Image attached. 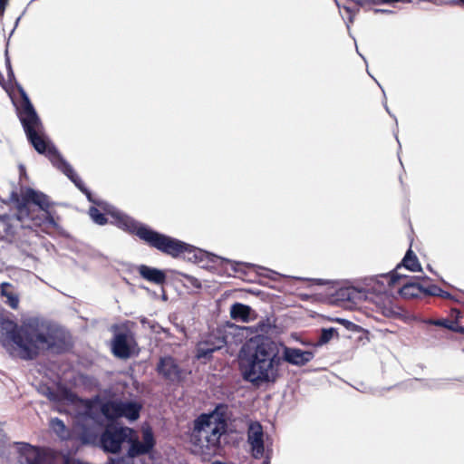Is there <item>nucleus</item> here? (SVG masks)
<instances>
[{"label": "nucleus", "instance_id": "nucleus-1", "mask_svg": "<svg viewBox=\"0 0 464 464\" xmlns=\"http://www.w3.org/2000/svg\"><path fill=\"white\" fill-rule=\"evenodd\" d=\"M19 92L22 102L17 108V115L29 142L38 153L46 155L52 164L65 174L74 185L86 195L90 201L98 206H102L106 213L113 218L111 221L112 224L130 234L136 235L149 246L173 257L183 256L189 261L196 263H203L204 261L216 263L219 259L223 260L216 255L197 248L179 239L160 234L111 205L92 199L91 192L84 186L80 177L75 173L72 166L58 153L54 146L45 136L43 123L30 102L28 95L22 87L19 88Z\"/></svg>", "mask_w": 464, "mask_h": 464}, {"label": "nucleus", "instance_id": "nucleus-2", "mask_svg": "<svg viewBox=\"0 0 464 464\" xmlns=\"http://www.w3.org/2000/svg\"><path fill=\"white\" fill-rule=\"evenodd\" d=\"M63 343V331L44 319L28 317L20 324L9 319L0 321V344L12 358L33 361L46 351L58 350Z\"/></svg>", "mask_w": 464, "mask_h": 464}, {"label": "nucleus", "instance_id": "nucleus-3", "mask_svg": "<svg viewBox=\"0 0 464 464\" xmlns=\"http://www.w3.org/2000/svg\"><path fill=\"white\" fill-rule=\"evenodd\" d=\"M334 299L341 305L352 309L362 302L372 303L376 310L386 317H399L401 309L387 294V286L378 277L371 278L364 287L345 286L336 290Z\"/></svg>", "mask_w": 464, "mask_h": 464}, {"label": "nucleus", "instance_id": "nucleus-4", "mask_svg": "<svg viewBox=\"0 0 464 464\" xmlns=\"http://www.w3.org/2000/svg\"><path fill=\"white\" fill-rule=\"evenodd\" d=\"M133 430L118 425H108L101 435L100 443L104 451L116 453L120 451L124 441L129 440V457L149 453L155 446V439L149 425L141 427V440L132 438Z\"/></svg>", "mask_w": 464, "mask_h": 464}, {"label": "nucleus", "instance_id": "nucleus-5", "mask_svg": "<svg viewBox=\"0 0 464 464\" xmlns=\"http://www.w3.org/2000/svg\"><path fill=\"white\" fill-rule=\"evenodd\" d=\"M280 362L274 343L263 342L256 345L243 370L244 379L256 384L275 382Z\"/></svg>", "mask_w": 464, "mask_h": 464}, {"label": "nucleus", "instance_id": "nucleus-6", "mask_svg": "<svg viewBox=\"0 0 464 464\" xmlns=\"http://www.w3.org/2000/svg\"><path fill=\"white\" fill-rule=\"evenodd\" d=\"M227 422L218 415H202L198 418L190 435V441L195 451L200 454L216 452L220 444V438L227 431Z\"/></svg>", "mask_w": 464, "mask_h": 464}, {"label": "nucleus", "instance_id": "nucleus-7", "mask_svg": "<svg viewBox=\"0 0 464 464\" xmlns=\"http://www.w3.org/2000/svg\"><path fill=\"white\" fill-rule=\"evenodd\" d=\"M102 414L109 420L125 418L130 421L140 417L141 405L136 401L109 400L100 406Z\"/></svg>", "mask_w": 464, "mask_h": 464}, {"label": "nucleus", "instance_id": "nucleus-8", "mask_svg": "<svg viewBox=\"0 0 464 464\" xmlns=\"http://www.w3.org/2000/svg\"><path fill=\"white\" fill-rule=\"evenodd\" d=\"M22 198L24 203L19 206V217H24V218H28L32 220H34V218L30 214V205L34 204L39 207V208L44 212V219L48 224L53 227L56 226L53 218L51 217L50 213L48 212V208H50L51 204L48 197L45 194L27 188L23 191Z\"/></svg>", "mask_w": 464, "mask_h": 464}, {"label": "nucleus", "instance_id": "nucleus-9", "mask_svg": "<svg viewBox=\"0 0 464 464\" xmlns=\"http://www.w3.org/2000/svg\"><path fill=\"white\" fill-rule=\"evenodd\" d=\"M404 267L411 272L420 271L421 266L418 260V257L416 255L409 249L406 253L405 256L403 257L401 264H399L395 270L389 275H381L378 276V278L381 281H383L385 285L387 286V294H389L392 296V287L395 286L397 285H400V281L401 279L406 278L405 275H402L400 273V270Z\"/></svg>", "mask_w": 464, "mask_h": 464}, {"label": "nucleus", "instance_id": "nucleus-10", "mask_svg": "<svg viewBox=\"0 0 464 464\" xmlns=\"http://www.w3.org/2000/svg\"><path fill=\"white\" fill-rule=\"evenodd\" d=\"M226 344V336L220 331H217V333H213L207 341L198 344L197 357L198 359L208 358L212 353L221 349Z\"/></svg>", "mask_w": 464, "mask_h": 464}, {"label": "nucleus", "instance_id": "nucleus-11", "mask_svg": "<svg viewBox=\"0 0 464 464\" xmlns=\"http://www.w3.org/2000/svg\"><path fill=\"white\" fill-rule=\"evenodd\" d=\"M264 432L259 422H251L247 430V442L251 446L252 455L260 459L264 455Z\"/></svg>", "mask_w": 464, "mask_h": 464}, {"label": "nucleus", "instance_id": "nucleus-12", "mask_svg": "<svg viewBox=\"0 0 464 464\" xmlns=\"http://www.w3.org/2000/svg\"><path fill=\"white\" fill-rule=\"evenodd\" d=\"M133 339L130 334L127 333H119L115 334L111 350L113 354L121 359H127L131 354V345Z\"/></svg>", "mask_w": 464, "mask_h": 464}, {"label": "nucleus", "instance_id": "nucleus-13", "mask_svg": "<svg viewBox=\"0 0 464 464\" xmlns=\"http://www.w3.org/2000/svg\"><path fill=\"white\" fill-rule=\"evenodd\" d=\"M0 297L3 303L13 310H17L20 304V295L16 287L8 282L0 284Z\"/></svg>", "mask_w": 464, "mask_h": 464}, {"label": "nucleus", "instance_id": "nucleus-14", "mask_svg": "<svg viewBox=\"0 0 464 464\" xmlns=\"http://www.w3.org/2000/svg\"><path fill=\"white\" fill-rule=\"evenodd\" d=\"M314 353L310 351H303L298 348L285 347L284 350V359L296 366L305 365L307 362L313 360Z\"/></svg>", "mask_w": 464, "mask_h": 464}, {"label": "nucleus", "instance_id": "nucleus-15", "mask_svg": "<svg viewBox=\"0 0 464 464\" xmlns=\"http://www.w3.org/2000/svg\"><path fill=\"white\" fill-rule=\"evenodd\" d=\"M157 370L160 374L163 375L169 381H178L180 378V372L175 360L171 357L161 358Z\"/></svg>", "mask_w": 464, "mask_h": 464}, {"label": "nucleus", "instance_id": "nucleus-16", "mask_svg": "<svg viewBox=\"0 0 464 464\" xmlns=\"http://www.w3.org/2000/svg\"><path fill=\"white\" fill-rule=\"evenodd\" d=\"M138 272L141 277L156 285H162L166 281L165 273L155 267L140 265L138 266Z\"/></svg>", "mask_w": 464, "mask_h": 464}, {"label": "nucleus", "instance_id": "nucleus-17", "mask_svg": "<svg viewBox=\"0 0 464 464\" xmlns=\"http://www.w3.org/2000/svg\"><path fill=\"white\" fill-rule=\"evenodd\" d=\"M230 316L236 321L248 323L255 317V312L246 304L236 303L230 307Z\"/></svg>", "mask_w": 464, "mask_h": 464}, {"label": "nucleus", "instance_id": "nucleus-18", "mask_svg": "<svg viewBox=\"0 0 464 464\" xmlns=\"http://www.w3.org/2000/svg\"><path fill=\"white\" fill-rule=\"evenodd\" d=\"M24 217L4 215L0 216V238H6L14 234V222L22 221Z\"/></svg>", "mask_w": 464, "mask_h": 464}, {"label": "nucleus", "instance_id": "nucleus-19", "mask_svg": "<svg viewBox=\"0 0 464 464\" xmlns=\"http://www.w3.org/2000/svg\"><path fill=\"white\" fill-rule=\"evenodd\" d=\"M421 286L413 282H405L400 287V294L405 298H413L419 296L421 292H424Z\"/></svg>", "mask_w": 464, "mask_h": 464}, {"label": "nucleus", "instance_id": "nucleus-20", "mask_svg": "<svg viewBox=\"0 0 464 464\" xmlns=\"http://www.w3.org/2000/svg\"><path fill=\"white\" fill-rule=\"evenodd\" d=\"M51 428L62 439H65L67 437V430L64 423L59 420L58 418H54L51 420L50 422Z\"/></svg>", "mask_w": 464, "mask_h": 464}, {"label": "nucleus", "instance_id": "nucleus-21", "mask_svg": "<svg viewBox=\"0 0 464 464\" xmlns=\"http://www.w3.org/2000/svg\"><path fill=\"white\" fill-rule=\"evenodd\" d=\"M272 326L273 325L268 318L262 319L254 326V332L257 336L264 335L270 332Z\"/></svg>", "mask_w": 464, "mask_h": 464}, {"label": "nucleus", "instance_id": "nucleus-22", "mask_svg": "<svg viewBox=\"0 0 464 464\" xmlns=\"http://www.w3.org/2000/svg\"><path fill=\"white\" fill-rule=\"evenodd\" d=\"M334 334H337V331L335 328L331 327L322 329L317 344L323 345L328 343L334 337Z\"/></svg>", "mask_w": 464, "mask_h": 464}, {"label": "nucleus", "instance_id": "nucleus-23", "mask_svg": "<svg viewBox=\"0 0 464 464\" xmlns=\"http://www.w3.org/2000/svg\"><path fill=\"white\" fill-rule=\"evenodd\" d=\"M89 215L98 225H105L107 223V218L104 217V215L95 207H92L89 209Z\"/></svg>", "mask_w": 464, "mask_h": 464}, {"label": "nucleus", "instance_id": "nucleus-24", "mask_svg": "<svg viewBox=\"0 0 464 464\" xmlns=\"http://www.w3.org/2000/svg\"><path fill=\"white\" fill-rule=\"evenodd\" d=\"M424 293L430 295H434V296H440L443 298H450V296H451L450 293L443 291L441 288H440L436 285H431V286L426 288L424 290Z\"/></svg>", "mask_w": 464, "mask_h": 464}, {"label": "nucleus", "instance_id": "nucleus-25", "mask_svg": "<svg viewBox=\"0 0 464 464\" xmlns=\"http://www.w3.org/2000/svg\"><path fill=\"white\" fill-rule=\"evenodd\" d=\"M330 321L338 323V324L343 325L348 330L353 329V327L354 326L353 323H352L351 321L344 319V318L335 317V318H331Z\"/></svg>", "mask_w": 464, "mask_h": 464}, {"label": "nucleus", "instance_id": "nucleus-26", "mask_svg": "<svg viewBox=\"0 0 464 464\" xmlns=\"http://www.w3.org/2000/svg\"><path fill=\"white\" fill-rule=\"evenodd\" d=\"M184 276L187 279L188 283H189L195 288H200L201 287L200 281L198 279H197L196 277H194L192 276H188V275H186Z\"/></svg>", "mask_w": 464, "mask_h": 464}, {"label": "nucleus", "instance_id": "nucleus-27", "mask_svg": "<svg viewBox=\"0 0 464 464\" xmlns=\"http://www.w3.org/2000/svg\"><path fill=\"white\" fill-rule=\"evenodd\" d=\"M5 65H6V69H7V75H8V77L9 78L14 77V72H13V69H12V66H11L10 59L8 57V51H7V49L5 50Z\"/></svg>", "mask_w": 464, "mask_h": 464}, {"label": "nucleus", "instance_id": "nucleus-28", "mask_svg": "<svg viewBox=\"0 0 464 464\" xmlns=\"http://www.w3.org/2000/svg\"><path fill=\"white\" fill-rule=\"evenodd\" d=\"M8 0H0V16H3Z\"/></svg>", "mask_w": 464, "mask_h": 464}, {"label": "nucleus", "instance_id": "nucleus-29", "mask_svg": "<svg viewBox=\"0 0 464 464\" xmlns=\"http://www.w3.org/2000/svg\"><path fill=\"white\" fill-rule=\"evenodd\" d=\"M435 324L437 325H442V326H445L447 328H450V329H452V326L448 324L446 322H442V321H438L435 323Z\"/></svg>", "mask_w": 464, "mask_h": 464}, {"label": "nucleus", "instance_id": "nucleus-30", "mask_svg": "<svg viewBox=\"0 0 464 464\" xmlns=\"http://www.w3.org/2000/svg\"><path fill=\"white\" fill-rule=\"evenodd\" d=\"M46 394L47 397L52 401H54L56 399L55 393L50 390H48V392Z\"/></svg>", "mask_w": 464, "mask_h": 464}, {"label": "nucleus", "instance_id": "nucleus-31", "mask_svg": "<svg viewBox=\"0 0 464 464\" xmlns=\"http://www.w3.org/2000/svg\"><path fill=\"white\" fill-rule=\"evenodd\" d=\"M374 12L375 13H383V14H392V13H393L392 11L387 10V9H375Z\"/></svg>", "mask_w": 464, "mask_h": 464}, {"label": "nucleus", "instance_id": "nucleus-32", "mask_svg": "<svg viewBox=\"0 0 464 464\" xmlns=\"http://www.w3.org/2000/svg\"><path fill=\"white\" fill-rule=\"evenodd\" d=\"M269 275L267 276L269 278H272V279H275V276H278L277 273L274 272V271H271L269 270L268 271Z\"/></svg>", "mask_w": 464, "mask_h": 464}, {"label": "nucleus", "instance_id": "nucleus-33", "mask_svg": "<svg viewBox=\"0 0 464 464\" xmlns=\"http://www.w3.org/2000/svg\"><path fill=\"white\" fill-rule=\"evenodd\" d=\"M401 0H382V3L383 4H392V3H397V2H400Z\"/></svg>", "mask_w": 464, "mask_h": 464}, {"label": "nucleus", "instance_id": "nucleus-34", "mask_svg": "<svg viewBox=\"0 0 464 464\" xmlns=\"http://www.w3.org/2000/svg\"><path fill=\"white\" fill-rule=\"evenodd\" d=\"M239 265H241V264L240 263L232 264V266H233V269H234L235 272L237 271V268L236 267V266H239Z\"/></svg>", "mask_w": 464, "mask_h": 464}, {"label": "nucleus", "instance_id": "nucleus-35", "mask_svg": "<svg viewBox=\"0 0 464 464\" xmlns=\"http://www.w3.org/2000/svg\"><path fill=\"white\" fill-rule=\"evenodd\" d=\"M19 21H20V17L16 19L15 25H17Z\"/></svg>", "mask_w": 464, "mask_h": 464}, {"label": "nucleus", "instance_id": "nucleus-36", "mask_svg": "<svg viewBox=\"0 0 464 464\" xmlns=\"http://www.w3.org/2000/svg\"><path fill=\"white\" fill-rule=\"evenodd\" d=\"M344 8H345V10H346L347 12H349V13L351 12V11H350V9H349L348 7H344Z\"/></svg>", "mask_w": 464, "mask_h": 464}, {"label": "nucleus", "instance_id": "nucleus-37", "mask_svg": "<svg viewBox=\"0 0 464 464\" xmlns=\"http://www.w3.org/2000/svg\"><path fill=\"white\" fill-rule=\"evenodd\" d=\"M212 464H223V463H221V462H218V461H217V462H214V463H212Z\"/></svg>", "mask_w": 464, "mask_h": 464}, {"label": "nucleus", "instance_id": "nucleus-38", "mask_svg": "<svg viewBox=\"0 0 464 464\" xmlns=\"http://www.w3.org/2000/svg\"><path fill=\"white\" fill-rule=\"evenodd\" d=\"M459 1L464 4V0H459Z\"/></svg>", "mask_w": 464, "mask_h": 464}]
</instances>
